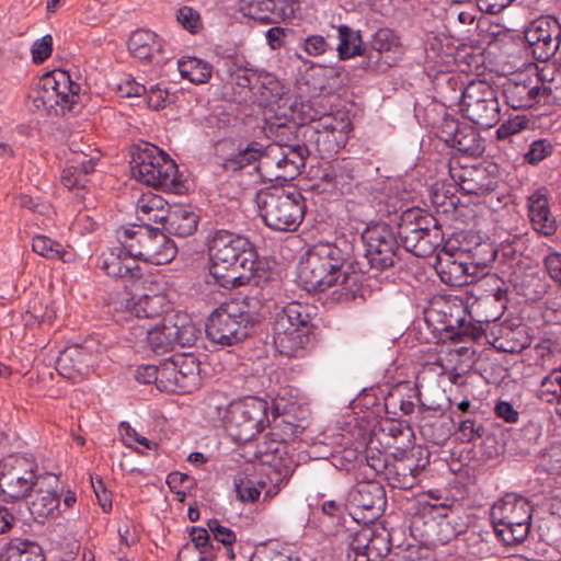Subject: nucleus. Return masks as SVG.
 <instances>
[{
    "label": "nucleus",
    "instance_id": "42",
    "mask_svg": "<svg viewBox=\"0 0 561 561\" xmlns=\"http://www.w3.org/2000/svg\"><path fill=\"white\" fill-rule=\"evenodd\" d=\"M339 44L336 47L339 58L342 60L362 55L363 39L359 31H355L345 24L337 26Z\"/></svg>",
    "mask_w": 561,
    "mask_h": 561
},
{
    "label": "nucleus",
    "instance_id": "24",
    "mask_svg": "<svg viewBox=\"0 0 561 561\" xmlns=\"http://www.w3.org/2000/svg\"><path fill=\"white\" fill-rule=\"evenodd\" d=\"M171 207L160 196L152 192L144 193L136 204L137 219L141 228H152V224H164Z\"/></svg>",
    "mask_w": 561,
    "mask_h": 561
},
{
    "label": "nucleus",
    "instance_id": "55",
    "mask_svg": "<svg viewBox=\"0 0 561 561\" xmlns=\"http://www.w3.org/2000/svg\"><path fill=\"white\" fill-rule=\"evenodd\" d=\"M300 47L308 56L311 57L324 55L332 48L327 37L320 34L308 35L300 44Z\"/></svg>",
    "mask_w": 561,
    "mask_h": 561
},
{
    "label": "nucleus",
    "instance_id": "10",
    "mask_svg": "<svg viewBox=\"0 0 561 561\" xmlns=\"http://www.w3.org/2000/svg\"><path fill=\"white\" fill-rule=\"evenodd\" d=\"M364 257L371 270L377 272L393 266L398 256V240L392 228L383 222L367 226L360 234Z\"/></svg>",
    "mask_w": 561,
    "mask_h": 561
},
{
    "label": "nucleus",
    "instance_id": "61",
    "mask_svg": "<svg viewBox=\"0 0 561 561\" xmlns=\"http://www.w3.org/2000/svg\"><path fill=\"white\" fill-rule=\"evenodd\" d=\"M543 265L550 278L561 285V253L557 251L549 252L545 256Z\"/></svg>",
    "mask_w": 561,
    "mask_h": 561
},
{
    "label": "nucleus",
    "instance_id": "18",
    "mask_svg": "<svg viewBox=\"0 0 561 561\" xmlns=\"http://www.w3.org/2000/svg\"><path fill=\"white\" fill-rule=\"evenodd\" d=\"M351 130V122L347 118L327 115L321 118L316 129V142L324 153H336L346 145Z\"/></svg>",
    "mask_w": 561,
    "mask_h": 561
},
{
    "label": "nucleus",
    "instance_id": "53",
    "mask_svg": "<svg viewBox=\"0 0 561 561\" xmlns=\"http://www.w3.org/2000/svg\"><path fill=\"white\" fill-rule=\"evenodd\" d=\"M175 16L179 24L191 34H197L203 28L201 14L192 7H181Z\"/></svg>",
    "mask_w": 561,
    "mask_h": 561
},
{
    "label": "nucleus",
    "instance_id": "52",
    "mask_svg": "<svg viewBox=\"0 0 561 561\" xmlns=\"http://www.w3.org/2000/svg\"><path fill=\"white\" fill-rule=\"evenodd\" d=\"M556 149V145L547 139L540 138L530 142L528 150L524 154V160L531 164L537 165L548 157H550Z\"/></svg>",
    "mask_w": 561,
    "mask_h": 561
},
{
    "label": "nucleus",
    "instance_id": "20",
    "mask_svg": "<svg viewBox=\"0 0 561 561\" xmlns=\"http://www.w3.org/2000/svg\"><path fill=\"white\" fill-rule=\"evenodd\" d=\"M425 469L413 456L394 458L386 466V479L392 488L402 490L412 489L420 481V476Z\"/></svg>",
    "mask_w": 561,
    "mask_h": 561
},
{
    "label": "nucleus",
    "instance_id": "63",
    "mask_svg": "<svg viewBox=\"0 0 561 561\" xmlns=\"http://www.w3.org/2000/svg\"><path fill=\"white\" fill-rule=\"evenodd\" d=\"M386 561H423L421 558V549L417 546H407L399 548Z\"/></svg>",
    "mask_w": 561,
    "mask_h": 561
},
{
    "label": "nucleus",
    "instance_id": "33",
    "mask_svg": "<svg viewBox=\"0 0 561 561\" xmlns=\"http://www.w3.org/2000/svg\"><path fill=\"white\" fill-rule=\"evenodd\" d=\"M262 154V145L257 141L249 142L247 146H239L227 157L221 158L220 165L225 171L236 172L254 162H257Z\"/></svg>",
    "mask_w": 561,
    "mask_h": 561
},
{
    "label": "nucleus",
    "instance_id": "21",
    "mask_svg": "<svg viewBox=\"0 0 561 561\" xmlns=\"http://www.w3.org/2000/svg\"><path fill=\"white\" fill-rule=\"evenodd\" d=\"M70 149L75 153V158L72 163L62 170L61 183L69 190L84 187L89 175L94 171L95 158L88 159V154L77 146L75 140L71 142Z\"/></svg>",
    "mask_w": 561,
    "mask_h": 561
},
{
    "label": "nucleus",
    "instance_id": "4",
    "mask_svg": "<svg viewBox=\"0 0 561 561\" xmlns=\"http://www.w3.org/2000/svg\"><path fill=\"white\" fill-rule=\"evenodd\" d=\"M253 325V317L245 301L232 299L211 312L205 331L214 343L230 346L248 337Z\"/></svg>",
    "mask_w": 561,
    "mask_h": 561
},
{
    "label": "nucleus",
    "instance_id": "62",
    "mask_svg": "<svg viewBox=\"0 0 561 561\" xmlns=\"http://www.w3.org/2000/svg\"><path fill=\"white\" fill-rule=\"evenodd\" d=\"M117 92L122 98L140 96L146 93V87L130 77H125L117 83Z\"/></svg>",
    "mask_w": 561,
    "mask_h": 561
},
{
    "label": "nucleus",
    "instance_id": "58",
    "mask_svg": "<svg viewBox=\"0 0 561 561\" xmlns=\"http://www.w3.org/2000/svg\"><path fill=\"white\" fill-rule=\"evenodd\" d=\"M538 78L542 83H549V87L542 85L541 91L551 93L553 90L561 88V70L554 66H543L538 70Z\"/></svg>",
    "mask_w": 561,
    "mask_h": 561
},
{
    "label": "nucleus",
    "instance_id": "36",
    "mask_svg": "<svg viewBox=\"0 0 561 561\" xmlns=\"http://www.w3.org/2000/svg\"><path fill=\"white\" fill-rule=\"evenodd\" d=\"M453 146L459 152L470 157H479L484 152V140L480 134L472 127L463 125L457 126L453 136Z\"/></svg>",
    "mask_w": 561,
    "mask_h": 561
},
{
    "label": "nucleus",
    "instance_id": "45",
    "mask_svg": "<svg viewBox=\"0 0 561 561\" xmlns=\"http://www.w3.org/2000/svg\"><path fill=\"white\" fill-rule=\"evenodd\" d=\"M265 486L266 482L256 476L240 472L234 477L236 492L243 502L256 501Z\"/></svg>",
    "mask_w": 561,
    "mask_h": 561
},
{
    "label": "nucleus",
    "instance_id": "9",
    "mask_svg": "<svg viewBox=\"0 0 561 561\" xmlns=\"http://www.w3.org/2000/svg\"><path fill=\"white\" fill-rule=\"evenodd\" d=\"M128 231L127 247L137 261L167 264L176 255V247L163 232L153 228H124Z\"/></svg>",
    "mask_w": 561,
    "mask_h": 561
},
{
    "label": "nucleus",
    "instance_id": "59",
    "mask_svg": "<svg viewBox=\"0 0 561 561\" xmlns=\"http://www.w3.org/2000/svg\"><path fill=\"white\" fill-rule=\"evenodd\" d=\"M528 122L529 121L526 116L517 115L514 118L503 123L497 128L496 136L499 139H506L525 129L528 125Z\"/></svg>",
    "mask_w": 561,
    "mask_h": 561
},
{
    "label": "nucleus",
    "instance_id": "50",
    "mask_svg": "<svg viewBox=\"0 0 561 561\" xmlns=\"http://www.w3.org/2000/svg\"><path fill=\"white\" fill-rule=\"evenodd\" d=\"M32 249L35 253L49 260L66 261L64 247L49 237L38 234L33 238Z\"/></svg>",
    "mask_w": 561,
    "mask_h": 561
},
{
    "label": "nucleus",
    "instance_id": "56",
    "mask_svg": "<svg viewBox=\"0 0 561 561\" xmlns=\"http://www.w3.org/2000/svg\"><path fill=\"white\" fill-rule=\"evenodd\" d=\"M208 530L214 538L221 542L226 548L232 547L237 540L236 533L229 527L224 526L218 519L211 518L207 522Z\"/></svg>",
    "mask_w": 561,
    "mask_h": 561
},
{
    "label": "nucleus",
    "instance_id": "27",
    "mask_svg": "<svg viewBox=\"0 0 561 561\" xmlns=\"http://www.w3.org/2000/svg\"><path fill=\"white\" fill-rule=\"evenodd\" d=\"M125 312L133 323L138 320H152L159 316L164 308V297L161 295H142L125 300Z\"/></svg>",
    "mask_w": 561,
    "mask_h": 561
},
{
    "label": "nucleus",
    "instance_id": "5",
    "mask_svg": "<svg viewBox=\"0 0 561 561\" xmlns=\"http://www.w3.org/2000/svg\"><path fill=\"white\" fill-rule=\"evenodd\" d=\"M531 511L527 499L515 493L505 494L491 508L496 536L507 546L524 541L530 529Z\"/></svg>",
    "mask_w": 561,
    "mask_h": 561
},
{
    "label": "nucleus",
    "instance_id": "49",
    "mask_svg": "<svg viewBox=\"0 0 561 561\" xmlns=\"http://www.w3.org/2000/svg\"><path fill=\"white\" fill-rule=\"evenodd\" d=\"M533 351L535 353L536 365L540 366L542 371L556 370L561 367L559 352L550 341L537 344Z\"/></svg>",
    "mask_w": 561,
    "mask_h": 561
},
{
    "label": "nucleus",
    "instance_id": "39",
    "mask_svg": "<svg viewBox=\"0 0 561 561\" xmlns=\"http://www.w3.org/2000/svg\"><path fill=\"white\" fill-rule=\"evenodd\" d=\"M312 329H300L296 333H290L274 339L273 343L276 350L287 357H299L311 342Z\"/></svg>",
    "mask_w": 561,
    "mask_h": 561
},
{
    "label": "nucleus",
    "instance_id": "17",
    "mask_svg": "<svg viewBox=\"0 0 561 561\" xmlns=\"http://www.w3.org/2000/svg\"><path fill=\"white\" fill-rule=\"evenodd\" d=\"M94 360L95 355L87 347L71 345L59 353L56 369L64 378L77 382L89 374Z\"/></svg>",
    "mask_w": 561,
    "mask_h": 561
},
{
    "label": "nucleus",
    "instance_id": "54",
    "mask_svg": "<svg viewBox=\"0 0 561 561\" xmlns=\"http://www.w3.org/2000/svg\"><path fill=\"white\" fill-rule=\"evenodd\" d=\"M256 79L255 69L249 68H236L233 71H230L229 83L239 89L237 93L240 95L244 93L243 100L248 99V88L251 85V80Z\"/></svg>",
    "mask_w": 561,
    "mask_h": 561
},
{
    "label": "nucleus",
    "instance_id": "13",
    "mask_svg": "<svg viewBox=\"0 0 561 561\" xmlns=\"http://www.w3.org/2000/svg\"><path fill=\"white\" fill-rule=\"evenodd\" d=\"M350 548L362 558L355 561H380L390 551V534L381 523L365 524L353 533Z\"/></svg>",
    "mask_w": 561,
    "mask_h": 561
},
{
    "label": "nucleus",
    "instance_id": "26",
    "mask_svg": "<svg viewBox=\"0 0 561 561\" xmlns=\"http://www.w3.org/2000/svg\"><path fill=\"white\" fill-rule=\"evenodd\" d=\"M469 264L454 259V254L448 252V245L443 247L437 254L436 270L440 279L450 286H461L468 282Z\"/></svg>",
    "mask_w": 561,
    "mask_h": 561
},
{
    "label": "nucleus",
    "instance_id": "51",
    "mask_svg": "<svg viewBox=\"0 0 561 561\" xmlns=\"http://www.w3.org/2000/svg\"><path fill=\"white\" fill-rule=\"evenodd\" d=\"M159 389L168 392H180V378L178 377L174 356L159 365Z\"/></svg>",
    "mask_w": 561,
    "mask_h": 561
},
{
    "label": "nucleus",
    "instance_id": "48",
    "mask_svg": "<svg viewBox=\"0 0 561 561\" xmlns=\"http://www.w3.org/2000/svg\"><path fill=\"white\" fill-rule=\"evenodd\" d=\"M261 85L257 94V101L262 104H268L280 99L285 93L283 83L272 73L262 71Z\"/></svg>",
    "mask_w": 561,
    "mask_h": 561
},
{
    "label": "nucleus",
    "instance_id": "28",
    "mask_svg": "<svg viewBox=\"0 0 561 561\" xmlns=\"http://www.w3.org/2000/svg\"><path fill=\"white\" fill-rule=\"evenodd\" d=\"M198 226V216L186 206L171 207L163 228L170 234L186 238L192 236Z\"/></svg>",
    "mask_w": 561,
    "mask_h": 561
},
{
    "label": "nucleus",
    "instance_id": "64",
    "mask_svg": "<svg viewBox=\"0 0 561 561\" xmlns=\"http://www.w3.org/2000/svg\"><path fill=\"white\" fill-rule=\"evenodd\" d=\"M250 561H289L288 557L275 549L262 547L251 557Z\"/></svg>",
    "mask_w": 561,
    "mask_h": 561
},
{
    "label": "nucleus",
    "instance_id": "44",
    "mask_svg": "<svg viewBox=\"0 0 561 561\" xmlns=\"http://www.w3.org/2000/svg\"><path fill=\"white\" fill-rule=\"evenodd\" d=\"M60 504L57 492L39 488L30 503V512L34 517H48L54 515Z\"/></svg>",
    "mask_w": 561,
    "mask_h": 561
},
{
    "label": "nucleus",
    "instance_id": "46",
    "mask_svg": "<svg viewBox=\"0 0 561 561\" xmlns=\"http://www.w3.org/2000/svg\"><path fill=\"white\" fill-rule=\"evenodd\" d=\"M497 98L495 90L483 80L471 81L462 91L459 106L474 103H484Z\"/></svg>",
    "mask_w": 561,
    "mask_h": 561
},
{
    "label": "nucleus",
    "instance_id": "25",
    "mask_svg": "<svg viewBox=\"0 0 561 561\" xmlns=\"http://www.w3.org/2000/svg\"><path fill=\"white\" fill-rule=\"evenodd\" d=\"M309 149L306 145L282 146L279 170L273 172L276 180L289 181L297 178L306 165Z\"/></svg>",
    "mask_w": 561,
    "mask_h": 561
},
{
    "label": "nucleus",
    "instance_id": "6",
    "mask_svg": "<svg viewBox=\"0 0 561 561\" xmlns=\"http://www.w3.org/2000/svg\"><path fill=\"white\" fill-rule=\"evenodd\" d=\"M130 163L134 178L149 186L172 190L178 183L175 162L152 144L138 145Z\"/></svg>",
    "mask_w": 561,
    "mask_h": 561
},
{
    "label": "nucleus",
    "instance_id": "32",
    "mask_svg": "<svg viewBox=\"0 0 561 561\" xmlns=\"http://www.w3.org/2000/svg\"><path fill=\"white\" fill-rule=\"evenodd\" d=\"M397 44V38L391 30L380 28L378 30L371 39V49L367 55V69L381 71L389 67V62L381 61V54L389 51Z\"/></svg>",
    "mask_w": 561,
    "mask_h": 561
},
{
    "label": "nucleus",
    "instance_id": "7",
    "mask_svg": "<svg viewBox=\"0 0 561 561\" xmlns=\"http://www.w3.org/2000/svg\"><path fill=\"white\" fill-rule=\"evenodd\" d=\"M399 234L403 247L416 256L431 254L443 241V232L437 220L419 210L404 213Z\"/></svg>",
    "mask_w": 561,
    "mask_h": 561
},
{
    "label": "nucleus",
    "instance_id": "31",
    "mask_svg": "<svg viewBox=\"0 0 561 561\" xmlns=\"http://www.w3.org/2000/svg\"><path fill=\"white\" fill-rule=\"evenodd\" d=\"M463 116L482 128H491L500 121V103L497 98L484 103L461 105Z\"/></svg>",
    "mask_w": 561,
    "mask_h": 561
},
{
    "label": "nucleus",
    "instance_id": "11",
    "mask_svg": "<svg viewBox=\"0 0 561 561\" xmlns=\"http://www.w3.org/2000/svg\"><path fill=\"white\" fill-rule=\"evenodd\" d=\"M36 465L19 455H10L0 460V491L10 500L25 497L38 483Z\"/></svg>",
    "mask_w": 561,
    "mask_h": 561
},
{
    "label": "nucleus",
    "instance_id": "40",
    "mask_svg": "<svg viewBox=\"0 0 561 561\" xmlns=\"http://www.w3.org/2000/svg\"><path fill=\"white\" fill-rule=\"evenodd\" d=\"M278 330H283L288 322L300 329H312L310 308L298 301H291L276 314Z\"/></svg>",
    "mask_w": 561,
    "mask_h": 561
},
{
    "label": "nucleus",
    "instance_id": "15",
    "mask_svg": "<svg viewBox=\"0 0 561 561\" xmlns=\"http://www.w3.org/2000/svg\"><path fill=\"white\" fill-rule=\"evenodd\" d=\"M128 236L124 228L117 230L118 244L101 254L100 268L108 276L134 280L140 278L142 273L137 259L129 253Z\"/></svg>",
    "mask_w": 561,
    "mask_h": 561
},
{
    "label": "nucleus",
    "instance_id": "47",
    "mask_svg": "<svg viewBox=\"0 0 561 561\" xmlns=\"http://www.w3.org/2000/svg\"><path fill=\"white\" fill-rule=\"evenodd\" d=\"M279 144H272L265 149L262 146V154L255 169L263 179L270 181L275 179V174L273 172L279 170V163L282 161V159H279Z\"/></svg>",
    "mask_w": 561,
    "mask_h": 561
},
{
    "label": "nucleus",
    "instance_id": "22",
    "mask_svg": "<svg viewBox=\"0 0 561 561\" xmlns=\"http://www.w3.org/2000/svg\"><path fill=\"white\" fill-rule=\"evenodd\" d=\"M348 501L354 507L371 511V516L377 517L386 505L385 490L377 482H360L351 489Z\"/></svg>",
    "mask_w": 561,
    "mask_h": 561
},
{
    "label": "nucleus",
    "instance_id": "12",
    "mask_svg": "<svg viewBox=\"0 0 561 561\" xmlns=\"http://www.w3.org/2000/svg\"><path fill=\"white\" fill-rule=\"evenodd\" d=\"M561 24L552 15H542L529 23L525 39L537 60L547 61L560 48Z\"/></svg>",
    "mask_w": 561,
    "mask_h": 561
},
{
    "label": "nucleus",
    "instance_id": "8",
    "mask_svg": "<svg viewBox=\"0 0 561 561\" xmlns=\"http://www.w3.org/2000/svg\"><path fill=\"white\" fill-rule=\"evenodd\" d=\"M80 91L81 85L71 80L68 71L55 70L43 78L35 103L55 114H65L73 110Z\"/></svg>",
    "mask_w": 561,
    "mask_h": 561
},
{
    "label": "nucleus",
    "instance_id": "60",
    "mask_svg": "<svg viewBox=\"0 0 561 561\" xmlns=\"http://www.w3.org/2000/svg\"><path fill=\"white\" fill-rule=\"evenodd\" d=\"M32 59L35 64L44 62L53 51V37L45 35L37 39L32 46Z\"/></svg>",
    "mask_w": 561,
    "mask_h": 561
},
{
    "label": "nucleus",
    "instance_id": "23",
    "mask_svg": "<svg viewBox=\"0 0 561 561\" xmlns=\"http://www.w3.org/2000/svg\"><path fill=\"white\" fill-rule=\"evenodd\" d=\"M299 0H259L252 16L266 23H280L295 16Z\"/></svg>",
    "mask_w": 561,
    "mask_h": 561
},
{
    "label": "nucleus",
    "instance_id": "35",
    "mask_svg": "<svg viewBox=\"0 0 561 561\" xmlns=\"http://www.w3.org/2000/svg\"><path fill=\"white\" fill-rule=\"evenodd\" d=\"M162 48L161 39L149 30H137L131 33L128 41L130 54L140 60H148L153 53Z\"/></svg>",
    "mask_w": 561,
    "mask_h": 561
},
{
    "label": "nucleus",
    "instance_id": "30",
    "mask_svg": "<svg viewBox=\"0 0 561 561\" xmlns=\"http://www.w3.org/2000/svg\"><path fill=\"white\" fill-rule=\"evenodd\" d=\"M231 415L238 426H243L245 432L253 434L265 417V402L252 398L234 407Z\"/></svg>",
    "mask_w": 561,
    "mask_h": 561
},
{
    "label": "nucleus",
    "instance_id": "57",
    "mask_svg": "<svg viewBox=\"0 0 561 561\" xmlns=\"http://www.w3.org/2000/svg\"><path fill=\"white\" fill-rule=\"evenodd\" d=\"M497 251L490 243H479L471 251L473 264L477 267H486L495 261Z\"/></svg>",
    "mask_w": 561,
    "mask_h": 561
},
{
    "label": "nucleus",
    "instance_id": "41",
    "mask_svg": "<svg viewBox=\"0 0 561 561\" xmlns=\"http://www.w3.org/2000/svg\"><path fill=\"white\" fill-rule=\"evenodd\" d=\"M178 68L182 78L187 79L192 83H206L211 77V66L196 57H183L178 61Z\"/></svg>",
    "mask_w": 561,
    "mask_h": 561
},
{
    "label": "nucleus",
    "instance_id": "14",
    "mask_svg": "<svg viewBox=\"0 0 561 561\" xmlns=\"http://www.w3.org/2000/svg\"><path fill=\"white\" fill-rule=\"evenodd\" d=\"M171 336L168 320L162 322L138 320L129 325L126 340L138 351H151L159 354L174 347Z\"/></svg>",
    "mask_w": 561,
    "mask_h": 561
},
{
    "label": "nucleus",
    "instance_id": "3",
    "mask_svg": "<svg viewBox=\"0 0 561 561\" xmlns=\"http://www.w3.org/2000/svg\"><path fill=\"white\" fill-rule=\"evenodd\" d=\"M255 204L264 224L276 231H295L301 225L307 204L300 191L268 186L255 195Z\"/></svg>",
    "mask_w": 561,
    "mask_h": 561
},
{
    "label": "nucleus",
    "instance_id": "16",
    "mask_svg": "<svg viewBox=\"0 0 561 561\" xmlns=\"http://www.w3.org/2000/svg\"><path fill=\"white\" fill-rule=\"evenodd\" d=\"M448 172L456 185L467 195H484L494 191L497 180L482 165L461 167L448 163Z\"/></svg>",
    "mask_w": 561,
    "mask_h": 561
},
{
    "label": "nucleus",
    "instance_id": "1",
    "mask_svg": "<svg viewBox=\"0 0 561 561\" xmlns=\"http://www.w3.org/2000/svg\"><path fill=\"white\" fill-rule=\"evenodd\" d=\"M209 275L219 286L231 289L249 284L259 271L251 242L228 230L216 231L208 243Z\"/></svg>",
    "mask_w": 561,
    "mask_h": 561
},
{
    "label": "nucleus",
    "instance_id": "38",
    "mask_svg": "<svg viewBox=\"0 0 561 561\" xmlns=\"http://www.w3.org/2000/svg\"><path fill=\"white\" fill-rule=\"evenodd\" d=\"M1 561H46L42 547L30 540L10 542L1 552Z\"/></svg>",
    "mask_w": 561,
    "mask_h": 561
},
{
    "label": "nucleus",
    "instance_id": "2",
    "mask_svg": "<svg viewBox=\"0 0 561 561\" xmlns=\"http://www.w3.org/2000/svg\"><path fill=\"white\" fill-rule=\"evenodd\" d=\"M351 252L352 245L344 239L313 244L299 262V284L309 293H322L339 284L346 286L355 278L344 271Z\"/></svg>",
    "mask_w": 561,
    "mask_h": 561
},
{
    "label": "nucleus",
    "instance_id": "19",
    "mask_svg": "<svg viewBox=\"0 0 561 561\" xmlns=\"http://www.w3.org/2000/svg\"><path fill=\"white\" fill-rule=\"evenodd\" d=\"M528 216L534 230L541 236L551 237L558 230V224L550 210L548 191L541 187L527 199Z\"/></svg>",
    "mask_w": 561,
    "mask_h": 561
},
{
    "label": "nucleus",
    "instance_id": "34",
    "mask_svg": "<svg viewBox=\"0 0 561 561\" xmlns=\"http://www.w3.org/2000/svg\"><path fill=\"white\" fill-rule=\"evenodd\" d=\"M178 377L180 378V392H192L201 383L199 362L194 355H174Z\"/></svg>",
    "mask_w": 561,
    "mask_h": 561
},
{
    "label": "nucleus",
    "instance_id": "29",
    "mask_svg": "<svg viewBox=\"0 0 561 561\" xmlns=\"http://www.w3.org/2000/svg\"><path fill=\"white\" fill-rule=\"evenodd\" d=\"M541 87L531 82L510 81L504 85L506 103L514 110L530 108L539 102Z\"/></svg>",
    "mask_w": 561,
    "mask_h": 561
},
{
    "label": "nucleus",
    "instance_id": "43",
    "mask_svg": "<svg viewBox=\"0 0 561 561\" xmlns=\"http://www.w3.org/2000/svg\"><path fill=\"white\" fill-rule=\"evenodd\" d=\"M536 397L543 403L556 404L561 399V366L556 370H545Z\"/></svg>",
    "mask_w": 561,
    "mask_h": 561
},
{
    "label": "nucleus",
    "instance_id": "37",
    "mask_svg": "<svg viewBox=\"0 0 561 561\" xmlns=\"http://www.w3.org/2000/svg\"><path fill=\"white\" fill-rule=\"evenodd\" d=\"M168 322L173 346L187 347L196 343L201 330L186 316H175Z\"/></svg>",
    "mask_w": 561,
    "mask_h": 561
}]
</instances>
